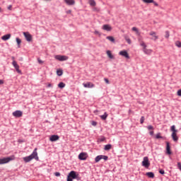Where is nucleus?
Segmentation results:
<instances>
[{"mask_svg": "<svg viewBox=\"0 0 181 181\" xmlns=\"http://www.w3.org/2000/svg\"><path fill=\"white\" fill-rule=\"evenodd\" d=\"M24 162L25 163H28V162H30L33 159H35V160H39V156H37V148H35L31 155L28 156H25L23 158Z\"/></svg>", "mask_w": 181, "mask_h": 181, "instance_id": "nucleus-1", "label": "nucleus"}, {"mask_svg": "<svg viewBox=\"0 0 181 181\" xmlns=\"http://www.w3.org/2000/svg\"><path fill=\"white\" fill-rule=\"evenodd\" d=\"M170 131L173 132L171 134L173 140L174 142H177V141H179V137L177 136V129H176V126H171Z\"/></svg>", "mask_w": 181, "mask_h": 181, "instance_id": "nucleus-2", "label": "nucleus"}, {"mask_svg": "<svg viewBox=\"0 0 181 181\" xmlns=\"http://www.w3.org/2000/svg\"><path fill=\"white\" fill-rule=\"evenodd\" d=\"M11 160H15V156L0 158V165H5V163H9Z\"/></svg>", "mask_w": 181, "mask_h": 181, "instance_id": "nucleus-3", "label": "nucleus"}, {"mask_svg": "<svg viewBox=\"0 0 181 181\" xmlns=\"http://www.w3.org/2000/svg\"><path fill=\"white\" fill-rule=\"evenodd\" d=\"M142 166L146 168L151 166V163L149 162V158H148V156L144 157L143 161H142Z\"/></svg>", "mask_w": 181, "mask_h": 181, "instance_id": "nucleus-4", "label": "nucleus"}, {"mask_svg": "<svg viewBox=\"0 0 181 181\" xmlns=\"http://www.w3.org/2000/svg\"><path fill=\"white\" fill-rule=\"evenodd\" d=\"M54 59L59 60V62H66V60H69V57L66 55H55Z\"/></svg>", "mask_w": 181, "mask_h": 181, "instance_id": "nucleus-5", "label": "nucleus"}, {"mask_svg": "<svg viewBox=\"0 0 181 181\" xmlns=\"http://www.w3.org/2000/svg\"><path fill=\"white\" fill-rule=\"evenodd\" d=\"M12 65L13 66L14 69L16 70L17 73H18V74H22V71L19 69V65L18 64V62H16V61H13Z\"/></svg>", "mask_w": 181, "mask_h": 181, "instance_id": "nucleus-6", "label": "nucleus"}, {"mask_svg": "<svg viewBox=\"0 0 181 181\" xmlns=\"http://www.w3.org/2000/svg\"><path fill=\"white\" fill-rule=\"evenodd\" d=\"M71 179H76V180H78V174L76 171H71L69 175Z\"/></svg>", "mask_w": 181, "mask_h": 181, "instance_id": "nucleus-7", "label": "nucleus"}, {"mask_svg": "<svg viewBox=\"0 0 181 181\" xmlns=\"http://www.w3.org/2000/svg\"><path fill=\"white\" fill-rule=\"evenodd\" d=\"M102 29L103 30H106L107 32H111L112 30V27L108 24H105L102 26Z\"/></svg>", "mask_w": 181, "mask_h": 181, "instance_id": "nucleus-8", "label": "nucleus"}, {"mask_svg": "<svg viewBox=\"0 0 181 181\" xmlns=\"http://www.w3.org/2000/svg\"><path fill=\"white\" fill-rule=\"evenodd\" d=\"M23 112L21 110H16L15 112H13V117H16V118H21L22 117Z\"/></svg>", "mask_w": 181, "mask_h": 181, "instance_id": "nucleus-9", "label": "nucleus"}, {"mask_svg": "<svg viewBox=\"0 0 181 181\" xmlns=\"http://www.w3.org/2000/svg\"><path fill=\"white\" fill-rule=\"evenodd\" d=\"M23 35L25 36V40H27V42H32V35H30L28 32H24Z\"/></svg>", "mask_w": 181, "mask_h": 181, "instance_id": "nucleus-10", "label": "nucleus"}, {"mask_svg": "<svg viewBox=\"0 0 181 181\" xmlns=\"http://www.w3.org/2000/svg\"><path fill=\"white\" fill-rule=\"evenodd\" d=\"M83 87H85V88H93L94 83L91 82H87V83H83Z\"/></svg>", "mask_w": 181, "mask_h": 181, "instance_id": "nucleus-11", "label": "nucleus"}, {"mask_svg": "<svg viewBox=\"0 0 181 181\" xmlns=\"http://www.w3.org/2000/svg\"><path fill=\"white\" fill-rule=\"evenodd\" d=\"M60 139V137L59 136V135H52L49 138V141L51 142H56V141H59V139Z\"/></svg>", "mask_w": 181, "mask_h": 181, "instance_id": "nucleus-12", "label": "nucleus"}, {"mask_svg": "<svg viewBox=\"0 0 181 181\" xmlns=\"http://www.w3.org/2000/svg\"><path fill=\"white\" fill-rule=\"evenodd\" d=\"M119 54L120 56H123V57H126V59H129V54H128V52L127 50H122L119 52Z\"/></svg>", "mask_w": 181, "mask_h": 181, "instance_id": "nucleus-13", "label": "nucleus"}, {"mask_svg": "<svg viewBox=\"0 0 181 181\" xmlns=\"http://www.w3.org/2000/svg\"><path fill=\"white\" fill-rule=\"evenodd\" d=\"M78 159L80 160H86V159H87V155L86 154V153L82 152V153H79Z\"/></svg>", "mask_w": 181, "mask_h": 181, "instance_id": "nucleus-14", "label": "nucleus"}, {"mask_svg": "<svg viewBox=\"0 0 181 181\" xmlns=\"http://www.w3.org/2000/svg\"><path fill=\"white\" fill-rule=\"evenodd\" d=\"M150 36H153L151 40H158V37L156 35V33L155 31H151L149 33Z\"/></svg>", "mask_w": 181, "mask_h": 181, "instance_id": "nucleus-15", "label": "nucleus"}, {"mask_svg": "<svg viewBox=\"0 0 181 181\" xmlns=\"http://www.w3.org/2000/svg\"><path fill=\"white\" fill-rule=\"evenodd\" d=\"M166 151L168 155H172V151H170V145L169 144V142H166Z\"/></svg>", "mask_w": 181, "mask_h": 181, "instance_id": "nucleus-16", "label": "nucleus"}, {"mask_svg": "<svg viewBox=\"0 0 181 181\" xmlns=\"http://www.w3.org/2000/svg\"><path fill=\"white\" fill-rule=\"evenodd\" d=\"M2 40H9L11 39V34H6L1 37Z\"/></svg>", "mask_w": 181, "mask_h": 181, "instance_id": "nucleus-17", "label": "nucleus"}, {"mask_svg": "<svg viewBox=\"0 0 181 181\" xmlns=\"http://www.w3.org/2000/svg\"><path fill=\"white\" fill-rule=\"evenodd\" d=\"M66 4L71 6V5H74L76 4V1L74 0H64Z\"/></svg>", "mask_w": 181, "mask_h": 181, "instance_id": "nucleus-18", "label": "nucleus"}, {"mask_svg": "<svg viewBox=\"0 0 181 181\" xmlns=\"http://www.w3.org/2000/svg\"><path fill=\"white\" fill-rule=\"evenodd\" d=\"M101 159H103V155L97 156L95 158V163H98V162H100V160H101Z\"/></svg>", "mask_w": 181, "mask_h": 181, "instance_id": "nucleus-19", "label": "nucleus"}, {"mask_svg": "<svg viewBox=\"0 0 181 181\" xmlns=\"http://www.w3.org/2000/svg\"><path fill=\"white\" fill-rule=\"evenodd\" d=\"M139 42L140 43V46H141L143 47V50L144 49H146V44H145V42L141 40H139Z\"/></svg>", "mask_w": 181, "mask_h": 181, "instance_id": "nucleus-20", "label": "nucleus"}, {"mask_svg": "<svg viewBox=\"0 0 181 181\" xmlns=\"http://www.w3.org/2000/svg\"><path fill=\"white\" fill-rule=\"evenodd\" d=\"M107 117H108V114L107 113V112H105L103 115H100V118L103 121H105V119H107Z\"/></svg>", "mask_w": 181, "mask_h": 181, "instance_id": "nucleus-21", "label": "nucleus"}, {"mask_svg": "<svg viewBox=\"0 0 181 181\" xmlns=\"http://www.w3.org/2000/svg\"><path fill=\"white\" fill-rule=\"evenodd\" d=\"M146 176H148V177L153 179V177H155V174L152 172H148L146 173Z\"/></svg>", "mask_w": 181, "mask_h": 181, "instance_id": "nucleus-22", "label": "nucleus"}, {"mask_svg": "<svg viewBox=\"0 0 181 181\" xmlns=\"http://www.w3.org/2000/svg\"><path fill=\"white\" fill-rule=\"evenodd\" d=\"M88 4L90 6H95V5H97V4L95 3V1L94 0H89Z\"/></svg>", "mask_w": 181, "mask_h": 181, "instance_id": "nucleus-23", "label": "nucleus"}, {"mask_svg": "<svg viewBox=\"0 0 181 181\" xmlns=\"http://www.w3.org/2000/svg\"><path fill=\"white\" fill-rule=\"evenodd\" d=\"M106 53H107V55L109 57V59H114V55H112V54H111V51L107 50L106 52Z\"/></svg>", "mask_w": 181, "mask_h": 181, "instance_id": "nucleus-24", "label": "nucleus"}, {"mask_svg": "<svg viewBox=\"0 0 181 181\" xmlns=\"http://www.w3.org/2000/svg\"><path fill=\"white\" fill-rule=\"evenodd\" d=\"M106 39H107V40H110V42H112L113 43L114 42H115V39L112 36H107Z\"/></svg>", "mask_w": 181, "mask_h": 181, "instance_id": "nucleus-25", "label": "nucleus"}, {"mask_svg": "<svg viewBox=\"0 0 181 181\" xmlns=\"http://www.w3.org/2000/svg\"><path fill=\"white\" fill-rule=\"evenodd\" d=\"M58 87L59 88H64V87H66V83H63V82H60L59 84H58Z\"/></svg>", "mask_w": 181, "mask_h": 181, "instance_id": "nucleus-26", "label": "nucleus"}, {"mask_svg": "<svg viewBox=\"0 0 181 181\" xmlns=\"http://www.w3.org/2000/svg\"><path fill=\"white\" fill-rule=\"evenodd\" d=\"M144 53H145V54H151V49H148L146 48H145L144 49H143Z\"/></svg>", "mask_w": 181, "mask_h": 181, "instance_id": "nucleus-27", "label": "nucleus"}, {"mask_svg": "<svg viewBox=\"0 0 181 181\" xmlns=\"http://www.w3.org/2000/svg\"><path fill=\"white\" fill-rule=\"evenodd\" d=\"M111 148H112L111 144H107L105 146L104 149H105V151H110V149H111Z\"/></svg>", "mask_w": 181, "mask_h": 181, "instance_id": "nucleus-28", "label": "nucleus"}, {"mask_svg": "<svg viewBox=\"0 0 181 181\" xmlns=\"http://www.w3.org/2000/svg\"><path fill=\"white\" fill-rule=\"evenodd\" d=\"M16 40L17 42V45L18 46V47H21V43H22V40L21 39H19L18 37H16Z\"/></svg>", "mask_w": 181, "mask_h": 181, "instance_id": "nucleus-29", "label": "nucleus"}, {"mask_svg": "<svg viewBox=\"0 0 181 181\" xmlns=\"http://www.w3.org/2000/svg\"><path fill=\"white\" fill-rule=\"evenodd\" d=\"M132 30H133V32H136V35H139V30H138V28H136V27H133L132 28Z\"/></svg>", "mask_w": 181, "mask_h": 181, "instance_id": "nucleus-30", "label": "nucleus"}, {"mask_svg": "<svg viewBox=\"0 0 181 181\" xmlns=\"http://www.w3.org/2000/svg\"><path fill=\"white\" fill-rule=\"evenodd\" d=\"M57 76H63V71L62 70H60V69H58L57 71Z\"/></svg>", "mask_w": 181, "mask_h": 181, "instance_id": "nucleus-31", "label": "nucleus"}, {"mask_svg": "<svg viewBox=\"0 0 181 181\" xmlns=\"http://www.w3.org/2000/svg\"><path fill=\"white\" fill-rule=\"evenodd\" d=\"M156 139H163V137L162 136H160V133H158L156 135Z\"/></svg>", "mask_w": 181, "mask_h": 181, "instance_id": "nucleus-32", "label": "nucleus"}, {"mask_svg": "<svg viewBox=\"0 0 181 181\" xmlns=\"http://www.w3.org/2000/svg\"><path fill=\"white\" fill-rule=\"evenodd\" d=\"M144 4H152L153 2V0H142Z\"/></svg>", "mask_w": 181, "mask_h": 181, "instance_id": "nucleus-33", "label": "nucleus"}, {"mask_svg": "<svg viewBox=\"0 0 181 181\" xmlns=\"http://www.w3.org/2000/svg\"><path fill=\"white\" fill-rule=\"evenodd\" d=\"M175 46H177V47H181V42L180 41H176L175 42Z\"/></svg>", "mask_w": 181, "mask_h": 181, "instance_id": "nucleus-34", "label": "nucleus"}, {"mask_svg": "<svg viewBox=\"0 0 181 181\" xmlns=\"http://www.w3.org/2000/svg\"><path fill=\"white\" fill-rule=\"evenodd\" d=\"M145 121V117L142 116L140 119V124H144Z\"/></svg>", "mask_w": 181, "mask_h": 181, "instance_id": "nucleus-35", "label": "nucleus"}, {"mask_svg": "<svg viewBox=\"0 0 181 181\" xmlns=\"http://www.w3.org/2000/svg\"><path fill=\"white\" fill-rule=\"evenodd\" d=\"M102 159H103V160H108V156L102 155Z\"/></svg>", "mask_w": 181, "mask_h": 181, "instance_id": "nucleus-36", "label": "nucleus"}, {"mask_svg": "<svg viewBox=\"0 0 181 181\" xmlns=\"http://www.w3.org/2000/svg\"><path fill=\"white\" fill-rule=\"evenodd\" d=\"M169 36H170L169 31H165V38L169 39Z\"/></svg>", "mask_w": 181, "mask_h": 181, "instance_id": "nucleus-37", "label": "nucleus"}, {"mask_svg": "<svg viewBox=\"0 0 181 181\" xmlns=\"http://www.w3.org/2000/svg\"><path fill=\"white\" fill-rule=\"evenodd\" d=\"M159 173H160V175H165V170L163 169H160Z\"/></svg>", "mask_w": 181, "mask_h": 181, "instance_id": "nucleus-38", "label": "nucleus"}, {"mask_svg": "<svg viewBox=\"0 0 181 181\" xmlns=\"http://www.w3.org/2000/svg\"><path fill=\"white\" fill-rule=\"evenodd\" d=\"M147 129H148V131H151V129H153V126H152V125H148V126L147 127Z\"/></svg>", "mask_w": 181, "mask_h": 181, "instance_id": "nucleus-39", "label": "nucleus"}, {"mask_svg": "<svg viewBox=\"0 0 181 181\" xmlns=\"http://www.w3.org/2000/svg\"><path fill=\"white\" fill-rule=\"evenodd\" d=\"M37 62H38V63H39V64H43V62L42 61V59H37Z\"/></svg>", "mask_w": 181, "mask_h": 181, "instance_id": "nucleus-40", "label": "nucleus"}, {"mask_svg": "<svg viewBox=\"0 0 181 181\" xmlns=\"http://www.w3.org/2000/svg\"><path fill=\"white\" fill-rule=\"evenodd\" d=\"M99 141H100V142H104V141H105V137H102V138H100V139H99Z\"/></svg>", "mask_w": 181, "mask_h": 181, "instance_id": "nucleus-41", "label": "nucleus"}, {"mask_svg": "<svg viewBox=\"0 0 181 181\" xmlns=\"http://www.w3.org/2000/svg\"><path fill=\"white\" fill-rule=\"evenodd\" d=\"M67 181H73V178H71L69 175L67 176Z\"/></svg>", "mask_w": 181, "mask_h": 181, "instance_id": "nucleus-42", "label": "nucleus"}, {"mask_svg": "<svg viewBox=\"0 0 181 181\" xmlns=\"http://www.w3.org/2000/svg\"><path fill=\"white\" fill-rule=\"evenodd\" d=\"M126 41L127 42V43L129 45H131V43H132L131 39L128 38V39L126 40Z\"/></svg>", "mask_w": 181, "mask_h": 181, "instance_id": "nucleus-43", "label": "nucleus"}, {"mask_svg": "<svg viewBox=\"0 0 181 181\" xmlns=\"http://www.w3.org/2000/svg\"><path fill=\"white\" fill-rule=\"evenodd\" d=\"M105 82L106 83V84H109L110 83V81H108V78H105Z\"/></svg>", "mask_w": 181, "mask_h": 181, "instance_id": "nucleus-44", "label": "nucleus"}, {"mask_svg": "<svg viewBox=\"0 0 181 181\" xmlns=\"http://www.w3.org/2000/svg\"><path fill=\"white\" fill-rule=\"evenodd\" d=\"M177 95H179V97H181V89L178 90Z\"/></svg>", "mask_w": 181, "mask_h": 181, "instance_id": "nucleus-45", "label": "nucleus"}, {"mask_svg": "<svg viewBox=\"0 0 181 181\" xmlns=\"http://www.w3.org/2000/svg\"><path fill=\"white\" fill-rule=\"evenodd\" d=\"M54 175H55V176L59 177V176H60V173L56 172V173H54Z\"/></svg>", "mask_w": 181, "mask_h": 181, "instance_id": "nucleus-46", "label": "nucleus"}, {"mask_svg": "<svg viewBox=\"0 0 181 181\" xmlns=\"http://www.w3.org/2000/svg\"><path fill=\"white\" fill-rule=\"evenodd\" d=\"M8 11H12V5H9L8 6Z\"/></svg>", "mask_w": 181, "mask_h": 181, "instance_id": "nucleus-47", "label": "nucleus"}, {"mask_svg": "<svg viewBox=\"0 0 181 181\" xmlns=\"http://www.w3.org/2000/svg\"><path fill=\"white\" fill-rule=\"evenodd\" d=\"M92 125H93V127H95V125H97V122L95 121L92 122Z\"/></svg>", "mask_w": 181, "mask_h": 181, "instance_id": "nucleus-48", "label": "nucleus"}, {"mask_svg": "<svg viewBox=\"0 0 181 181\" xmlns=\"http://www.w3.org/2000/svg\"><path fill=\"white\" fill-rule=\"evenodd\" d=\"M152 4H153L155 5V6H158V5H159L155 1H153V2H152Z\"/></svg>", "mask_w": 181, "mask_h": 181, "instance_id": "nucleus-49", "label": "nucleus"}, {"mask_svg": "<svg viewBox=\"0 0 181 181\" xmlns=\"http://www.w3.org/2000/svg\"><path fill=\"white\" fill-rule=\"evenodd\" d=\"M4 84V80L0 79V86H2Z\"/></svg>", "mask_w": 181, "mask_h": 181, "instance_id": "nucleus-50", "label": "nucleus"}, {"mask_svg": "<svg viewBox=\"0 0 181 181\" xmlns=\"http://www.w3.org/2000/svg\"><path fill=\"white\" fill-rule=\"evenodd\" d=\"M149 134H150V135H153V131H151L150 132H149Z\"/></svg>", "mask_w": 181, "mask_h": 181, "instance_id": "nucleus-51", "label": "nucleus"}, {"mask_svg": "<svg viewBox=\"0 0 181 181\" xmlns=\"http://www.w3.org/2000/svg\"><path fill=\"white\" fill-rule=\"evenodd\" d=\"M47 87H48V88L52 87V83H49V84L47 85Z\"/></svg>", "mask_w": 181, "mask_h": 181, "instance_id": "nucleus-52", "label": "nucleus"}, {"mask_svg": "<svg viewBox=\"0 0 181 181\" xmlns=\"http://www.w3.org/2000/svg\"><path fill=\"white\" fill-rule=\"evenodd\" d=\"M95 35H98V33H100L98 31H95Z\"/></svg>", "mask_w": 181, "mask_h": 181, "instance_id": "nucleus-53", "label": "nucleus"}, {"mask_svg": "<svg viewBox=\"0 0 181 181\" xmlns=\"http://www.w3.org/2000/svg\"><path fill=\"white\" fill-rule=\"evenodd\" d=\"M67 13H71V11L69 10V11H67Z\"/></svg>", "mask_w": 181, "mask_h": 181, "instance_id": "nucleus-54", "label": "nucleus"}, {"mask_svg": "<svg viewBox=\"0 0 181 181\" xmlns=\"http://www.w3.org/2000/svg\"><path fill=\"white\" fill-rule=\"evenodd\" d=\"M2 11V8H1V7H0V12Z\"/></svg>", "mask_w": 181, "mask_h": 181, "instance_id": "nucleus-55", "label": "nucleus"}]
</instances>
